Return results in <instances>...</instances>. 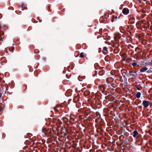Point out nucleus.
<instances>
[{"instance_id": "1", "label": "nucleus", "mask_w": 152, "mask_h": 152, "mask_svg": "<svg viewBox=\"0 0 152 152\" xmlns=\"http://www.w3.org/2000/svg\"><path fill=\"white\" fill-rule=\"evenodd\" d=\"M142 104L143 106L146 108L148 107L149 105V101L144 100L142 102Z\"/></svg>"}, {"instance_id": "2", "label": "nucleus", "mask_w": 152, "mask_h": 152, "mask_svg": "<svg viewBox=\"0 0 152 152\" xmlns=\"http://www.w3.org/2000/svg\"><path fill=\"white\" fill-rule=\"evenodd\" d=\"M123 13L124 14H127L129 12V10L126 8H124L122 11Z\"/></svg>"}, {"instance_id": "3", "label": "nucleus", "mask_w": 152, "mask_h": 152, "mask_svg": "<svg viewBox=\"0 0 152 152\" xmlns=\"http://www.w3.org/2000/svg\"><path fill=\"white\" fill-rule=\"evenodd\" d=\"M148 68L146 66H144L140 69V71L141 72H144L148 70Z\"/></svg>"}, {"instance_id": "4", "label": "nucleus", "mask_w": 152, "mask_h": 152, "mask_svg": "<svg viewBox=\"0 0 152 152\" xmlns=\"http://www.w3.org/2000/svg\"><path fill=\"white\" fill-rule=\"evenodd\" d=\"M133 136L134 137H137V138H138V137H137V135L138 134V132L136 130H134L133 132Z\"/></svg>"}, {"instance_id": "5", "label": "nucleus", "mask_w": 152, "mask_h": 152, "mask_svg": "<svg viewBox=\"0 0 152 152\" xmlns=\"http://www.w3.org/2000/svg\"><path fill=\"white\" fill-rule=\"evenodd\" d=\"M136 96L137 98H140V97L141 93L140 92H137Z\"/></svg>"}, {"instance_id": "6", "label": "nucleus", "mask_w": 152, "mask_h": 152, "mask_svg": "<svg viewBox=\"0 0 152 152\" xmlns=\"http://www.w3.org/2000/svg\"><path fill=\"white\" fill-rule=\"evenodd\" d=\"M107 48L106 47H104L103 48V50L104 51H107Z\"/></svg>"}, {"instance_id": "7", "label": "nucleus", "mask_w": 152, "mask_h": 152, "mask_svg": "<svg viewBox=\"0 0 152 152\" xmlns=\"http://www.w3.org/2000/svg\"><path fill=\"white\" fill-rule=\"evenodd\" d=\"M137 65V63L136 62H133L132 64V65L133 66H135Z\"/></svg>"}, {"instance_id": "8", "label": "nucleus", "mask_w": 152, "mask_h": 152, "mask_svg": "<svg viewBox=\"0 0 152 152\" xmlns=\"http://www.w3.org/2000/svg\"><path fill=\"white\" fill-rule=\"evenodd\" d=\"M83 54L84 53H81L80 54V57H84Z\"/></svg>"}, {"instance_id": "9", "label": "nucleus", "mask_w": 152, "mask_h": 152, "mask_svg": "<svg viewBox=\"0 0 152 152\" xmlns=\"http://www.w3.org/2000/svg\"><path fill=\"white\" fill-rule=\"evenodd\" d=\"M134 74H132L131 75L134 77H136V75H137V74H136V72H134Z\"/></svg>"}, {"instance_id": "10", "label": "nucleus", "mask_w": 152, "mask_h": 152, "mask_svg": "<svg viewBox=\"0 0 152 152\" xmlns=\"http://www.w3.org/2000/svg\"><path fill=\"white\" fill-rule=\"evenodd\" d=\"M100 116H99V117H98L96 119L95 121L96 122H98V120L100 118Z\"/></svg>"}, {"instance_id": "11", "label": "nucleus", "mask_w": 152, "mask_h": 152, "mask_svg": "<svg viewBox=\"0 0 152 152\" xmlns=\"http://www.w3.org/2000/svg\"><path fill=\"white\" fill-rule=\"evenodd\" d=\"M72 101V99H70L69 101H68V103H69V101Z\"/></svg>"}, {"instance_id": "12", "label": "nucleus", "mask_w": 152, "mask_h": 152, "mask_svg": "<svg viewBox=\"0 0 152 152\" xmlns=\"http://www.w3.org/2000/svg\"><path fill=\"white\" fill-rule=\"evenodd\" d=\"M137 89L138 90H140V88L139 87H137Z\"/></svg>"}, {"instance_id": "13", "label": "nucleus", "mask_w": 152, "mask_h": 152, "mask_svg": "<svg viewBox=\"0 0 152 152\" xmlns=\"http://www.w3.org/2000/svg\"><path fill=\"white\" fill-rule=\"evenodd\" d=\"M63 74H65L66 73V72L65 71H63Z\"/></svg>"}, {"instance_id": "14", "label": "nucleus", "mask_w": 152, "mask_h": 152, "mask_svg": "<svg viewBox=\"0 0 152 152\" xmlns=\"http://www.w3.org/2000/svg\"><path fill=\"white\" fill-rule=\"evenodd\" d=\"M59 107H60V106L59 105H57L56 107H57V108H59Z\"/></svg>"}, {"instance_id": "15", "label": "nucleus", "mask_w": 152, "mask_h": 152, "mask_svg": "<svg viewBox=\"0 0 152 152\" xmlns=\"http://www.w3.org/2000/svg\"><path fill=\"white\" fill-rule=\"evenodd\" d=\"M1 93H0V98H1Z\"/></svg>"}, {"instance_id": "16", "label": "nucleus", "mask_w": 152, "mask_h": 152, "mask_svg": "<svg viewBox=\"0 0 152 152\" xmlns=\"http://www.w3.org/2000/svg\"><path fill=\"white\" fill-rule=\"evenodd\" d=\"M70 90H67V94L69 91Z\"/></svg>"}, {"instance_id": "17", "label": "nucleus", "mask_w": 152, "mask_h": 152, "mask_svg": "<svg viewBox=\"0 0 152 152\" xmlns=\"http://www.w3.org/2000/svg\"><path fill=\"white\" fill-rule=\"evenodd\" d=\"M56 108H55V110H56Z\"/></svg>"}, {"instance_id": "18", "label": "nucleus", "mask_w": 152, "mask_h": 152, "mask_svg": "<svg viewBox=\"0 0 152 152\" xmlns=\"http://www.w3.org/2000/svg\"><path fill=\"white\" fill-rule=\"evenodd\" d=\"M69 81V80H67V81Z\"/></svg>"}, {"instance_id": "19", "label": "nucleus", "mask_w": 152, "mask_h": 152, "mask_svg": "<svg viewBox=\"0 0 152 152\" xmlns=\"http://www.w3.org/2000/svg\"><path fill=\"white\" fill-rule=\"evenodd\" d=\"M71 94H70L69 95V96H70Z\"/></svg>"}, {"instance_id": "20", "label": "nucleus", "mask_w": 152, "mask_h": 152, "mask_svg": "<svg viewBox=\"0 0 152 152\" xmlns=\"http://www.w3.org/2000/svg\"><path fill=\"white\" fill-rule=\"evenodd\" d=\"M71 94H70L69 95V96H70Z\"/></svg>"}, {"instance_id": "21", "label": "nucleus", "mask_w": 152, "mask_h": 152, "mask_svg": "<svg viewBox=\"0 0 152 152\" xmlns=\"http://www.w3.org/2000/svg\"><path fill=\"white\" fill-rule=\"evenodd\" d=\"M71 94H70L69 95V96H70Z\"/></svg>"}]
</instances>
